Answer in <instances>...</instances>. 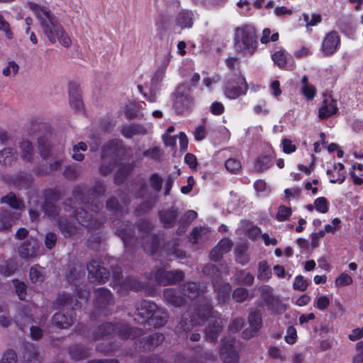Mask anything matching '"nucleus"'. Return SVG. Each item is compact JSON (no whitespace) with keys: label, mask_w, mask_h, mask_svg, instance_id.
<instances>
[{"label":"nucleus","mask_w":363,"mask_h":363,"mask_svg":"<svg viewBox=\"0 0 363 363\" xmlns=\"http://www.w3.org/2000/svg\"><path fill=\"white\" fill-rule=\"evenodd\" d=\"M19 69L18 65L13 61H11L9 62L6 67L3 69L2 74L5 77H9L11 74L16 75Z\"/></svg>","instance_id":"nucleus-59"},{"label":"nucleus","mask_w":363,"mask_h":363,"mask_svg":"<svg viewBox=\"0 0 363 363\" xmlns=\"http://www.w3.org/2000/svg\"><path fill=\"white\" fill-rule=\"evenodd\" d=\"M38 147L40 150L42 157H47L49 154L51 155H60L64 152L65 147L62 146L60 148L52 147L49 138L46 136H42L38 138Z\"/></svg>","instance_id":"nucleus-16"},{"label":"nucleus","mask_w":363,"mask_h":363,"mask_svg":"<svg viewBox=\"0 0 363 363\" xmlns=\"http://www.w3.org/2000/svg\"><path fill=\"white\" fill-rule=\"evenodd\" d=\"M16 270V262L11 259L4 260L0 263V274L4 277L11 276Z\"/></svg>","instance_id":"nucleus-35"},{"label":"nucleus","mask_w":363,"mask_h":363,"mask_svg":"<svg viewBox=\"0 0 363 363\" xmlns=\"http://www.w3.org/2000/svg\"><path fill=\"white\" fill-rule=\"evenodd\" d=\"M208 233V229L206 228H194L190 235V240L193 243H196L199 240Z\"/></svg>","instance_id":"nucleus-50"},{"label":"nucleus","mask_w":363,"mask_h":363,"mask_svg":"<svg viewBox=\"0 0 363 363\" xmlns=\"http://www.w3.org/2000/svg\"><path fill=\"white\" fill-rule=\"evenodd\" d=\"M194 21V14L191 11L183 10L180 11L176 19V24L182 29L192 27Z\"/></svg>","instance_id":"nucleus-23"},{"label":"nucleus","mask_w":363,"mask_h":363,"mask_svg":"<svg viewBox=\"0 0 363 363\" xmlns=\"http://www.w3.org/2000/svg\"><path fill=\"white\" fill-rule=\"evenodd\" d=\"M119 284L125 289L138 290L140 287V284L134 278H127L122 283L119 281Z\"/></svg>","instance_id":"nucleus-56"},{"label":"nucleus","mask_w":363,"mask_h":363,"mask_svg":"<svg viewBox=\"0 0 363 363\" xmlns=\"http://www.w3.org/2000/svg\"><path fill=\"white\" fill-rule=\"evenodd\" d=\"M157 305L151 301H143L138 303L135 313V320L138 323H147Z\"/></svg>","instance_id":"nucleus-8"},{"label":"nucleus","mask_w":363,"mask_h":363,"mask_svg":"<svg viewBox=\"0 0 363 363\" xmlns=\"http://www.w3.org/2000/svg\"><path fill=\"white\" fill-rule=\"evenodd\" d=\"M196 217L197 213L193 210H189L181 218L179 223L184 228L189 225Z\"/></svg>","instance_id":"nucleus-53"},{"label":"nucleus","mask_w":363,"mask_h":363,"mask_svg":"<svg viewBox=\"0 0 363 363\" xmlns=\"http://www.w3.org/2000/svg\"><path fill=\"white\" fill-rule=\"evenodd\" d=\"M16 160V150L11 147L3 149L0 152V163L4 166L11 165Z\"/></svg>","instance_id":"nucleus-28"},{"label":"nucleus","mask_w":363,"mask_h":363,"mask_svg":"<svg viewBox=\"0 0 363 363\" xmlns=\"http://www.w3.org/2000/svg\"><path fill=\"white\" fill-rule=\"evenodd\" d=\"M291 214V209L289 207L282 206L279 208L277 213V218L279 220H286Z\"/></svg>","instance_id":"nucleus-63"},{"label":"nucleus","mask_w":363,"mask_h":363,"mask_svg":"<svg viewBox=\"0 0 363 363\" xmlns=\"http://www.w3.org/2000/svg\"><path fill=\"white\" fill-rule=\"evenodd\" d=\"M203 272L207 276L213 277L212 283L214 290L217 293L218 301L223 303L225 302L230 297V284L218 279V271L213 264H206L203 269Z\"/></svg>","instance_id":"nucleus-6"},{"label":"nucleus","mask_w":363,"mask_h":363,"mask_svg":"<svg viewBox=\"0 0 363 363\" xmlns=\"http://www.w3.org/2000/svg\"><path fill=\"white\" fill-rule=\"evenodd\" d=\"M31 183V178L30 176H22L16 181H14L13 184L18 189L28 188Z\"/></svg>","instance_id":"nucleus-60"},{"label":"nucleus","mask_w":363,"mask_h":363,"mask_svg":"<svg viewBox=\"0 0 363 363\" xmlns=\"http://www.w3.org/2000/svg\"><path fill=\"white\" fill-rule=\"evenodd\" d=\"M1 202L7 203L15 209H21L23 206V202L17 199L13 193H9L6 196L2 197L1 199Z\"/></svg>","instance_id":"nucleus-38"},{"label":"nucleus","mask_w":363,"mask_h":363,"mask_svg":"<svg viewBox=\"0 0 363 363\" xmlns=\"http://www.w3.org/2000/svg\"><path fill=\"white\" fill-rule=\"evenodd\" d=\"M38 244L35 239H29L21 244L18 249L20 257L26 260H31L37 255Z\"/></svg>","instance_id":"nucleus-13"},{"label":"nucleus","mask_w":363,"mask_h":363,"mask_svg":"<svg viewBox=\"0 0 363 363\" xmlns=\"http://www.w3.org/2000/svg\"><path fill=\"white\" fill-rule=\"evenodd\" d=\"M188 318L189 314H184L182 315V319L177 326L179 330L187 333L188 331H190L193 328V320H189Z\"/></svg>","instance_id":"nucleus-47"},{"label":"nucleus","mask_w":363,"mask_h":363,"mask_svg":"<svg viewBox=\"0 0 363 363\" xmlns=\"http://www.w3.org/2000/svg\"><path fill=\"white\" fill-rule=\"evenodd\" d=\"M181 294V291H177L172 288L166 289L164 291V297L166 301L176 307L183 305L185 302L184 297Z\"/></svg>","instance_id":"nucleus-22"},{"label":"nucleus","mask_w":363,"mask_h":363,"mask_svg":"<svg viewBox=\"0 0 363 363\" xmlns=\"http://www.w3.org/2000/svg\"><path fill=\"white\" fill-rule=\"evenodd\" d=\"M225 166L226 169L232 174H238L242 169L240 161L235 158H229L227 160Z\"/></svg>","instance_id":"nucleus-42"},{"label":"nucleus","mask_w":363,"mask_h":363,"mask_svg":"<svg viewBox=\"0 0 363 363\" xmlns=\"http://www.w3.org/2000/svg\"><path fill=\"white\" fill-rule=\"evenodd\" d=\"M155 278L158 284L164 286L174 284L183 279L184 273L182 271L168 272L158 269L155 273Z\"/></svg>","instance_id":"nucleus-11"},{"label":"nucleus","mask_w":363,"mask_h":363,"mask_svg":"<svg viewBox=\"0 0 363 363\" xmlns=\"http://www.w3.org/2000/svg\"><path fill=\"white\" fill-rule=\"evenodd\" d=\"M13 282L18 298L21 300H24L26 297V285L18 280H13Z\"/></svg>","instance_id":"nucleus-55"},{"label":"nucleus","mask_w":363,"mask_h":363,"mask_svg":"<svg viewBox=\"0 0 363 363\" xmlns=\"http://www.w3.org/2000/svg\"><path fill=\"white\" fill-rule=\"evenodd\" d=\"M354 351L352 363H363V341H359L355 344Z\"/></svg>","instance_id":"nucleus-44"},{"label":"nucleus","mask_w":363,"mask_h":363,"mask_svg":"<svg viewBox=\"0 0 363 363\" xmlns=\"http://www.w3.org/2000/svg\"><path fill=\"white\" fill-rule=\"evenodd\" d=\"M0 363H18L16 353L13 350H6L0 359Z\"/></svg>","instance_id":"nucleus-51"},{"label":"nucleus","mask_w":363,"mask_h":363,"mask_svg":"<svg viewBox=\"0 0 363 363\" xmlns=\"http://www.w3.org/2000/svg\"><path fill=\"white\" fill-rule=\"evenodd\" d=\"M248 319L250 327L243 332V336L245 338L253 337L260 329L262 325L261 315L259 312L255 311L250 313Z\"/></svg>","instance_id":"nucleus-18"},{"label":"nucleus","mask_w":363,"mask_h":363,"mask_svg":"<svg viewBox=\"0 0 363 363\" xmlns=\"http://www.w3.org/2000/svg\"><path fill=\"white\" fill-rule=\"evenodd\" d=\"M340 44V38L337 31L329 32L323 39L322 51L325 55H330L336 52Z\"/></svg>","instance_id":"nucleus-12"},{"label":"nucleus","mask_w":363,"mask_h":363,"mask_svg":"<svg viewBox=\"0 0 363 363\" xmlns=\"http://www.w3.org/2000/svg\"><path fill=\"white\" fill-rule=\"evenodd\" d=\"M84 274V269L80 264H74L69 267L66 273V277L69 281H73L79 279Z\"/></svg>","instance_id":"nucleus-34"},{"label":"nucleus","mask_w":363,"mask_h":363,"mask_svg":"<svg viewBox=\"0 0 363 363\" xmlns=\"http://www.w3.org/2000/svg\"><path fill=\"white\" fill-rule=\"evenodd\" d=\"M52 323L60 328H67L70 326L72 323V318L67 316L64 313H57L52 316Z\"/></svg>","instance_id":"nucleus-31"},{"label":"nucleus","mask_w":363,"mask_h":363,"mask_svg":"<svg viewBox=\"0 0 363 363\" xmlns=\"http://www.w3.org/2000/svg\"><path fill=\"white\" fill-rule=\"evenodd\" d=\"M353 279L348 274L342 273L335 281V284L337 287L346 286L352 284Z\"/></svg>","instance_id":"nucleus-49"},{"label":"nucleus","mask_w":363,"mask_h":363,"mask_svg":"<svg viewBox=\"0 0 363 363\" xmlns=\"http://www.w3.org/2000/svg\"><path fill=\"white\" fill-rule=\"evenodd\" d=\"M247 249L245 243L237 245L235 248V260L242 265L246 264L250 260L247 254Z\"/></svg>","instance_id":"nucleus-30"},{"label":"nucleus","mask_w":363,"mask_h":363,"mask_svg":"<svg viewBox=\"0 0 363 363\" xmlns=\"http://www.w3.org/2000/svg\"><path fill=\"white\" fill-rule=\"evenodd\" d=\"M121 132L123 135L127 138H130L134 135L145 134L147 133L144 127L136 124L123 127Z\"/></svg>","instance_id":"nucleus-33"},{"label":"nucleus","mask_w":363,"mask_h":363,"mask_svg":"<svg viewBox=\"0 0 363 363\" xmlns=\"http://www.w3.org/2000/svg\"><path fill=\"white\" fill-rule=\"evenodd\" d=\"M315 210L321 213H325L328 211L329 203L325 197H319L314 201Z\"/></svg>","instance_id":"nucleus-45"},{"label":"nucleus","mask_w":363,"mask_h":363,"mask_svg":"<svg viewBox=\"0 0 363 363\" xmlns=\"http://www.w3.org/2000/svg\"><path fill=\"white\" fill-rule=\"evenodd\" d=\"M151 186L156 191H160L162 189V179L156 173L152 174L150 178Z\"/></svg>","instance_id":"nucleus-61"},{"label":"nucleus","mask_w":363,"mask_h":363,"mask_svg":"<svg viewBox=\"0 0 363 363\" xmlns=\"http://www.w3.org/2000/svg\"><path fill=\"white\" fill-rule=\"evenodd\" d=\"M274 62L280 68H284L287 64L286 56L284 50H279L272 55Z\"/></svg>","instance_id":"nucleus-46"},{"label":"nucleus","mask_w":363,"mask_h":363,"mask_svg":"<svg viewBox=\"0 0 363 363\" xmlns=\"http://www.w3.org/2000/svg\"><path fill=\"white\" fill-rule=\"evenodd\" d=\"M285 340L289 344L295 343L297 338L296 330L293 326H289L286 330V335H285Z\"/></svg>","instance_id":"nucleus-62"},{"label":"nucleus","mask_w":363,"mask_h":363,"mask_svg":"<svg viewBox=\"0 0 363 363\" xmlns=\"http://www.w3.org/2000/svg\"><path fill=\"white\" fill-rule=\"evenodd\" d=\"M19 147L21 151V157L26 161H30L33 155V148L31 142L23 139L19 143Z\"/></svg>","instance_id":"nucleus-32"},{"label":"nucleus","mask_w":363,"mask_h":363,"mask_svg":"<svg viewBox=\"0 0 363 363\" xmlns=\"http://www.w3.org/2000/svg\"><path fill=\"white\" fill-rule=\"evenodd\" d=\"M338 111L337 101L330 96H326L319 108L318 116L320 119H325L335 114Z\"/></svg>","instance_id":"nucleus-14"},{"label":"nucleus","mask_w":363,"mask_h":363,"mask_svg":"<svg viewBox=\"0 0 363 363\" xmlns=\"http://www.w3.org/2000/svg\"><path fill=\"white\" fill-rule=\"evenodd\" d=\"M160 218L166 228H172L178 217V210L174 207L160 211Z\"/></svg>","instance_id":"nucleus-24"},{"label":"nucleus","mask_w":363,"mask_h":363,"mask_svg":"<svg viewBox=\"0 0 363 363\" xmlns=\"http://www.w3.org/2000/svg\"><path fill=\"white\" fill-rule=\"evenodd\" d=\"M264 301L266 304L272 310H278L281 302L278 296H274L272 294V288L269 286H264L259 289Z\"/></svg>","instance_id":"nucleus-19"},{"label":"nucleus","mask_w":363,"mask_h":363,"mask_svg":"<svg viewBox=\"0 0 363 363\" xmlns=\"http://www.w3.org/2000/svg\"><path fill=\"white\" fill-rule=\"evenodd\" d=\"M272 165V162L270 157L267 155H262L257 158L255 163V169L258 172H263Z\"/></svg>","instance_id":"nucleus-36"},{"label":"nucleus","mask_w":363,"mask_h":363,"mask_svg":"<svg viewBox=\"0 0 363 363\" xmlns=\"http://www.w3.org/2000/svg\"><path fill=\"white\" fill-rule=\"evenodd\" d=\"M170 61H171V55L169 54L166 55L164 57V58L161 62V65H160L158 69L156 70V72L152 79V82L153 83L157 84V83L160 82L162 80V79L165 74L166 69H167V66L169 65Z\"/></svg>","instance_id":"nucleus-27"},{"label":"nucleus","mask_w":363,"mask_h":363,"mask_svg":"<svg viewBox=\"0 0 363 363\" xmlns=\"http://www.w3.org/2000/svg\"><path fill=\"white\" fill-rule=\"evenodd\" d=\"M57 225L61 233L65 237H71L79 233V226L71 224L66 218H60L57 220Z\"/></svg>","instance_id":"nucleus-25"},{"label":"nucleus","mask_w":363,"mask_h":363,"mask_svg":"<svg viewBox=\"0 0 363 363\" xmlns=\"http://www.w3.org/2000/svg\"><path fill=\"white\" fill-rule=\"evenodd\" d=\"M293 286L294 289L301 291H304L308 286V281L303 278V276H297L294 281Z\"/></svg>","instance_id":"nucleus-57"},{"label":"nucleus","mask_w":363,"mask_h":363,"mask_svg":"<svg viewBox=\"0 0 363 363\" xmlns=\"http://www.w3.org/2000/svg\"><path fill=\"white\" fill-rule=\"evenodd\" d=\"M301 84V91L307 100H312L316 94V89L313 84L309 83L306 75L302 77Z\"/></svg>","instance_id":"nucleus-29"},{"label":"nucleus","mask_w":363,"mask_h":363,"mask_svg":"<svg viewBox=\"0 0 363 363\" xmlns=\"http://www.w3.org/2000/svg\"><path fill=\"white\" fill-rule=\"evenodd\" d=\"M54 304L57 308L70 306L72 309H74L81 307L79 306L77 300H74L73 297L67 294H60Z\"/></svg>","instance_id":"nucleus-26"},{"label":"nucleus","mask_w":363,"mask_h":363,"mask_svg":"<svg viewBox=\"0 0 363 363\" xmlns=\"http://www.w3.org/2000/svg\"><path fill=\"white\" fill-rule=\"evenodd\" d=\"M206 288V286L201 287L197 283L189 281L183 285L181 293L184 297V299L186 298L194 299L201 294H203L205 291Z\"/></svg>","instance_id":"nucleus-17"},{"label":"nucleus","mask_w":363,"mask_h":363,"mask_svg":"<svg viewBox=\"0 0 363 363\" xmlns=\"http://www.w3.org/2000/svg\"><path fill=\"white\" fill-rule=\"evenodd\" d=\"M43 268L35 265L30 269V278L34 283L42 282L44 279Z\"/></svg>","instance_id":"nucleus-40"},{"label":"nucleus","mask_w":363,"mask_h":363,"mask_svg":"<svg viewBox=\"0 0 363 363\" xmlns=\"http://www.w3.org/2000/svg\"><path fill=\"white\" fill-rule=\"evenodd\" d=\"M167 320L168 314L167 312L157 306V309L151 313V317L147 321V324L155 328H160L166 324Z\"/></svg>","instance_id":"nucleus-20"},{"label":"nucleus","mask_w":363,"mask_h":363,"mask_svg":"<svg viewBox=\"0 0 363 363\" xmlns=\"http://www.w3.org/2000/svg\"><path fill=\"white\" fill-rule=\"evenodd\" d=\"M256 30L251 25H243L234 30V47L238 52L252 55L257 48Z\"/></svg>","instance_id":"nucleus-3"},{"label":"nucleus","mask_w":363,"mask_h":363,"mask_svg":"<svg viewBox=\"0 0 363 363\" xmlns=\"http://www.w3.org/2000/svg\"><path fill=\"white\" fill-rule=\"evenodd\" d=\"M69 103L72 108L75 110H81L83 107L81 95L77 91H69Z\"/></svg>","instance_id":"nucleus-43"},{"label":"nucleus","mask_w":363,"mask_h":363,"mask_svg":"<svg viewBox=\"0 0 363 363\" xmlns=\"http://www.w3.org/2000/svg\"><path fill=\"white\" fill-rule=\"evenodd\" d=\"M87 145L84 142H79L77 145H74L72 147V158L77 161H82L84 158V154L80 151H86Z\"/></svg>","instance_id":"nucleus-41"},{"label":"nucleus","mask_w":363,"mask_h":363,"mask_svg":"<svg viewBox=\"0 0 363 363\" xmlns=\"http://www.w3.org/2000/svg\"><path fill=\"white\" fill-rule=\"evenodd\" d=\"M72 358L74 360H81L86 358L88 355L87 350L82 347H76L70 352Z\"/></svg>","instance_id":"nucleus-58"},{"label":"nucleus","mask_w":363,"mask_h":363,"mask_svg":"<svg viewBox=\"0 0 363 363\" xmlns=\"http://www.w3.org/2000/svg\"><path fill=\"white\" fill-rule=\"evenodd\" d=\"M248 85L242 76H238L228 80L224 87V94L230 99H235L240 96L246 94Z\"/></svg>","instance_id":"nucleus-7"},{"label":"nucleus","mask_w":363,"mask_h":363,"mask_svg":"<svg viewBox=\"0 0 363 363\" xmlns=\"http://www.w3.org/2000/svg\"><path fill=\"white\" fill-rule=\"evenodd\" d=\"M0 30L4 33L6 38L11 40L13 38V33L9 23L5 20L1 14H0Z\"/></svg>","instance_id":"nucleus-48"},{"label":"nucleus","mask_w":363,"mask_h":363,"mask_svg":"<svg viewBox=\"0 0 363 363\" xmlns=\"http://www.w3.org/2000/svg\"><path fill=\"white\" fill-rule=\"evenodd\" d=\"M88 277L91 281L104 283L108 278V272L98 261H92L87 264Z\"/></svg>","instance_id":"nucleus-10"},{"label":"nucleus","mask_w":363,"mask_h":363,"mask_svg":"<svg viewBox=\"0 0 363 363\" xmlns=\"http://www.w3.org/2000/svg\"><path fill=\"white\" fill-rule=\"evenodd\" d=\"M272 277V272L267 261H261L258 264L257 278L262 281H268Z\"/></svg>","instance_id":"nucleus-37"},{"label":"nucleus","mask_w":363,"mask_h":363,"mask_svg":"<svg viewBox=\"0 0 363 363\" xmlns=\"http://www.w3.org/2000/svg\"><path fill=\"white\" fill-rule=\"evenodd\" d=\"M84 208H89V206L85 203L80 210L77 209L74 211V216L76 220L82 226L95 228V223H92V216L89 215Z\"/></svg>","instance_id":"nucleus-21"},{"label":"nucleus","mask_w":363,"mask_h":363,"mask_svg":"<svg viewBox=\"0 0 363 363\" xmlns=\"http://www.w3.org/2000/svg\"><path fill=\"white\" fill-rule=\"evenodd\" d=\"M121 146L118 141H111L105 145L102 150V163L100 167V173L104 176L109 174L116 168L115 182L117 183L121 182L132 169L130 165L118 162L116 147Z\"/></svg>","instance_id":"nucleus-2"},{"label":"nucleus","mask_w":363,"mask_h":363,"mask_svg":"<svg viewBox=\"0 0 363 363\" xmlns=\"http://www.w3.org/2000/svg\"><path fill=\"white\" fill-rule=\"evenodd\" d=\"M27 5L34 12L44 35L52 44H55L58 40L65 48L71 45L72 40L69 36L50 10L34 2H28Z\"/></svg>","instance_id":"nucleus-1"},{"label":"nucleus","mask_w":363,"mask_h":363,"mask_svg":"<svg viewBox=\"0 0 363 363\" xmlns=\"http://www.w3.org/2000/svg\"><path fill=\"white\" fill-rule=\"evenodd\" d=\"M94 305L99 308H104L114 303L111 292L104 288H99L95 290Z\"/></svg>","instance_id":"nucleus-15"},{"label":"nucleus","mask_w":363,"mask_h":363,"mask_svg":"<svg viewBox=\"0 0 363 363\" xmlns=\"http://www.w3.org/2000/svg\"><path fill=\"white\" fill-rule=\"evenodd\" d=\"M197 315L201 321L205 319L208 321V327L206 328V338L211 342L217 340L218 334L223 328V320L218 316V313L213 312L212 306L206 303L198 309Z\"/></svg>","instance_id":"nucleus-5"},{"label":"nucleus","mask_w":363,"mask_h":363,"mask_svg":"<svg viewBox=\"0 0 363 363\" xmlns=\"http://www.w3.org/2000/svg\"><path fill=\"white\" fill-rule=\"evenodd\" d=\"M220 357L223 363H239V353L235 348L232 340H223Z\"/></svg>","instance_id":"nucleus-9"},{"label":"nucleus","mask_w":363,"mask_h":363,"mask_svg":"<svg viewBox=\"0 0 363 363\" xmlns=\"http://www.w3.org/2000/svg\"><path fill=\"white\" fill-rule=\"evenodd\" d=\"M43 210L49 217L55 216L57 213L55 206L50 201H46L43 206Z\"/></svg>","instance_id":"nucleus-64"},{"label":"nucleus","mask_w":363,"mask_h":363,"mask_svg":"<svg viewBox=\"0 0 363 363\" xmlns=\"http://www.w3.org/2000/svg\"><path fill=\"white\" fill-rule=\"evenodd\" d=\"M113 333H117L122 340L134 339L143 335L141 329L129 327L125 323H119L113 325L111 323H106L99 327L97 333L93 335L92 340H97L105 338Z\"/></svg>","instance_id":"nucleus-4"},{"label":"nucleus","mask_w":363,"mask_h":363,"mask_svg":"<svg viewBox=\"0 0 363 363\" xmlns=\"http://www.w3.org/2000/svg\"><path fill=\"white\" fill-rule=\"evenodd\" d=\"M330 301L327 296L322 295L316 298L314 306L320 311H324L330 306Z\"/></svg>","instance_id":"nucleus-52"},{"label":"nucleus","mask_w":363,"mask_h":363,"mask_svg":"<svg viewBox=\"0 0 363 363\" xmlns=\"http://www.w3.org/2000/svg\"><path fill=\"white\" fill-rule=\"evenodd\" d=\"M248 291L245 288H238L233 293V298L236 302H242L248 297Z\"/></svg>","instance_id":"nucleus-54"},{"label":"nucleus","mask_w":363,"mask_h":363,"mask_svg":"<svg viewBox=\"0 0 363 363\" xmlns=\"http://www.w3.org/2000/svg\"><path fill=\"white\" fill-rule=\"evenodd\" d=\"M163 340L164 336L162 334L159 333H153L152 335H150L147 340L145 346L146 349L151 350L160 345Z\"/></svg>","instance_id":"nucleus-39"}]
</instances>
